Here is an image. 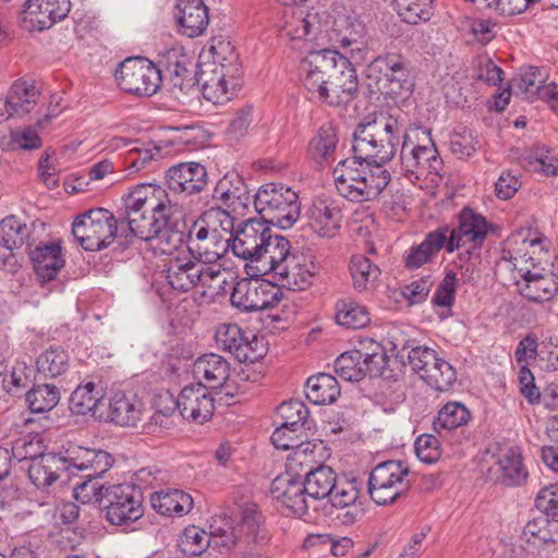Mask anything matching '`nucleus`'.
<instances>
[{"label":"nucleus","mask_w":558,"mask_h":558,"mask_svg":"<svg viewBox=\"0 0 558 558\" xmlns=\"http://www.w3.org/2000/svg\"><path fill=\"white\" fill-rule=\"evenodd\" d=\"M166 179L170 191L190 196L205 190L208 172L199 162H180L168 169Z\"/></svg>","instance_id":"393cba45"},{"label":"nucleus","mask_w":558,"mask_h":558,"mask_svg":"<svg viewBox=\"0 0 558 558\" xmlns=\"http://www.w3.org/2000/svg\"><path fill=\"white\" fill-rule=\"evenodd\" d=\"M101 420L122 427H134L143 415V402L135 395L114 392L106 402Z\"/></svg>","instance_id":"bb28decb"},{"label":"nucleus","mask_w":558,"mask_h":558,"mask_svg":"<svg viewBox=\"0 0 558 558\" xmlns=\"http://www.w3.org/2000/svg\"><path fill=\"white\" fill-rule=\"evenodd\" d=\"M546 518L534 519L529 521L523 531L522 537L533 545L548 544L554 542L551 531L548 529L549 523Z\"/></svg>","instance_id":"0e129e2a"},{"label":"nucleus","mask_w":558,"mask_h":558,"mask_svg":"<svg viewBox=\"0 0 558 558\" xmlns=\"http://www.w3.org/2000/svg\"><path fill=\"white\" fill-rule=\"evenodd\" d=\"M213 198L233 211L246 208L251 202L247 186L238 173H228L220 179L214 189Z\"/></svg>","instance_id":"72a5a7b5"},{"label":"nucleus","mask_w":558,"mask_h":558,"mask_svg":"<svg viewBox=\"0 0 558 558\" xmlns=\"http://www.w3.org/2000/svg\"><path fill=\"white\" fill-rule=\"evenodd\" d=\"M38 374L46 378H56L68 368V355L64 350L49 348L37 359Z\"/></svg>","instance_id":"5fc2aeb1"},{"label":"nucleus","mask_w":558,"mask_h":558,"mask_svg":"<svg viewBox=\"0 0 558 558\" xmlns=\"http://www.w3.org/2000/svg\"><path fill=\"white\" fill-rule=\"evenodd\" d=\"M174 16L181 34L189 38L201 36L209 24L208 9L203 0H178Z\"/></svg>","instance_id":"c756f323"},{"label":"nucleus","mask_w":558,"mask_h":558,"mask_svg":"<svg viewBox=\"0 0 558 558\" xmlns=\"http://www.w3.org/2000/svg\"><path fill=\"white\" fill-rule=\"evenodd\" d=\"M350 274L355 290L364 291L374 286L380 276V269L364 255H354L350 262Z\"/></svg>","instance_id":"8fccbe9b"},{"label":"nucleus","mask_w":558,"mask_h":558,"mask_svg":"<svg viewBox=\"0 0 558 558\" xmlns=\"http://www.w3.org/2000/svg\"><path fill=\"white\" fill-rule=\"evenodd\" d=\"M480 142L471 130L464 128L461 132H453L450 136V151L459 159H468L475 151Z\"/></svg>","instance_id":"e2e57ef3"},{"label":"nucleus","mask_w":558,"mask_h":558,"mask_svg":"<svg viewBox=\"0 0 558 558\" xmlns=\"http://www.w3.org/2000/svg\"><path fill=\"white\" fill-rule=\"evenodd\" d=\"M88 470H75V474H69L72 476H80L82 482L76 483L74 486V497L76 500L82 504H102L105 501V493L106 486L100 484L98 478H100L102 474H93Z\"/></svg>","instance_id":"a18cd8bd"},{"label":"nucleus","mask_w":558,"mask_h":558,"mask_svg":"<svg viewBox=\"0 0 558 558\" xmlns=\"http://www.w3.org/2000/svg\"><path fill=\"white\" fill-rule=\"evenodd\" d=\"M534 506L547 521L558 523V484L542 487L535 496Z\"/></svg>","instance_id":"bf43d9fd"},{"label":"nucleus","mask_w":558,"mask_h":558,"mask_svg":"<svg viewBox=\"0 0 558 558\" xmlns=\"http://www.w3.org/2000/svg\"><path fill=\"white\" fill-rule=\"evenodd\" d=\"M7 95L10 110L21 118L36 107L40 90L34 82L21 78L12 84Z\"/></svg>","instance_id":"a19ab883"},{"label":"nucleus","mask_w":558,"mask_h":558,"mask_svg":"<svg viewBox=\"0 0 558 558\" xmlns=\"http://www.w3.org/2000/svg\"><path fill=\"white\" fill-rule=\"evenodd\" d=\"M447 229H437L428 232L422 243L411 246L404 257V265L408 269H417L427 263L434 262L438 253L445 248L447 251L448 239Z\"/></svg>","instance_id":"7c9ffc66"},{"label":"nucleus","mask_w":558,"mask_h":558,"mask_svg":"<svg viewBox=\"0 0 558 558\" xmlns=\"http://www.w3.org/2000/svg\"><path fill=\"white\" fill-rule=\"evenodd\" d=\"M150 504L162 515L182 517L191 511L193 499L191 495L181 489H167L154 493L150 497Z\"/></svg>","instance_id":"58836bf2"},{"label":"nucleus","mask_w":558,"mask_h":558,"mask_svg":"<svg viewBox=\"0 0 558 558\" xmlns=\"http://www.w3.org/2000/svg\"><path fill=\"white\" fill-rule=\"evenodd\" d=\"M308 227L323 238H332L340 228L342 215L330 199L316 198L307 210Z\"/></svg>","instance_id":"c85d7f7f"},{"label":"nucleus","mask_w":558,"mask_h":558,"mask_svg":"<svg viewBox=\"0 0 558 558\" xmlns=\"http://www.w3.org/2000/svg\"><path fill=\"white\" fill-rule=\"evenodd\" d=\"M417 458L427 464L437 462L441 457L440 442L430 434L418 436L414 444Z\"/></svg>","instance_id":"69168bd1"},{"label":"nucleus","mask_w":558,"mask_h":558,"mask_svg":"<svg viewBox=\"0 0 558 558\" xmlns=\"http://www.w3.org/2000/svg\"><path fill=\"white\" fill-rule=\"evenodd\" d=\"M215 397L207 386H184L180 391V414L184 420L203 424L214 413Z\"/></svg>","instance_id":"a878e982"},{"label":"nucleus","mask_w":558,"mask_h":558,"mask_svg":"<svg viewBox=\"0 0 558 558\" xmlns=\"http://www.w3.org/2000/svg\"><path fill=\"white\" fill-rule=\"evenodd\" d=\"M317 271L318 265L315 263L314 256L293 254L287 262L279 264L274 269L272 277L289 290L304 291L312 286Z\"/></svg>","instance_id":"5701e85b"},{"label":"nucleus","mask_w":558,"mask_h":558,"mask_svg":"<svg viewBox=\"0 0 558 558\" xmlns=\"http://www.w3.org/2000/svg\"><path fill=\"white\" fill-rule=\"evenodd\" d=\"M70 9V0H26L20 20L29 32L44 31L65 19Z\"/></svg>","instance_id":"aec40b11"},{"label":"nucleus","mask_w":558,"mask_h":558,"mask_svg":"<svg viewBox=\"0 0 558 558\" xmlns=\"http://www.w3.org/2000/svg\"><path fill=\"white\" fill-rule=\"evenodd\" d=\"M269 229L265 221L250 218L236 228L229 248L243 260L256 262L260 258L262 247Z\"/></svg>","instance_id":"b1692460"},{"label":"nucleus","mask_w":558,"mask_h":558,"mask_svg":"<svg viewBox=\"0 0 558 558\" xmlns=\"http://www.w3.org/2000/svg\"><path fill=\"white\" fill-rule=\"evenodd\" d=\"M229 371V363L222 356L215 353L204 354L192 364L191 369L184 372L182 380H190L192 377L194 384H203V380L226 384Z\"/></svg>","instance_id":"473e14b6"},{"label":"nucleus","mask_w":558,"mask_h":558,"mask_svg":"<svg viewBox=\"0 0 558 558\" xmlns=\"http://www.w3.org/2000/svg\"><path fill=\"white\" fill-rule=\"evenodd\" d=\"M193 65V58L182 47H172L160 56L157 66L161 70V76L168 77L171 92L178 99L190 89H195Z\"/></svg>","instance_id":"f3484780"},{"label":"nucleus","mask_w":558,"mask_h":558,"mask_svg":"<svg viewBox=\"0 0 558 558\" xmlns=\"http://www.w3.org/2000/svg\"><path fill=\"white\" fill-rule=\"evenodd\" d=\"M301 458H305L304 452H294L289 459L287 472L279 474L270 486L271 496L299 517L306 514L311 507L303 478L293 474L294 465L302 464Z\"/></svg>","instance_id":"ddd939ff"},{"label":"nucleus","mask_w":558,"mask_h":558,"mask_svg":"<svg viewBox=\"0 0 558 558\" xmlns=\"http://www.w3.org/2000/svg\"><path fill=\"white\" fill-rule=\"evenodd\" d=\"M35 274L41 282L53 280L64 266L59 243H40L29 253Z\"/></svg>","instance_id":"2f4dec72"},{"label":"nucleus","mask_w":558,"mask_h":558,"mask_svg":"<svg viewBox=\"0 0 558 558\" xmlns=\"http://www.w3.org/2000/svg\"><path fill=\"white\" fill-rule=\"evenodd\" d=\"M208 537H210L208 558H217L214 553L227 554L236 544V535L231 526L228 529L219 527L208 534Z\"/></svg>","instance_id":"774afa93"},{"label":"nucleus","mask_w":558,"mask_h":558,"mask_svg":"<svg viewBox=\"0 0 558 558\" xmlns=\"http://www.w3.org/2000/svg\"><path fill=\"white\" fill-rule=\"evenodd\" d=\"M60 400L58 386H33L26 393V402L33 413H44L53 409Z\"/></svg>","instance_id":"603ef678"},{"label":"nucleus","mask_w":558,"mask_h":558,"mask_svg":"<svg viewBox=\"0 0 558 558\" xmlns=\"http://www.w3.org/2000/svg\"><path fill=\"white\" fill-rule=\"evenodd\" d=\"M72 233L77 243L89 252L107 248L120 238L118 214L106 208H93L78 215L72 223Z\"/></svg>","instance_id":"1a4fd4ad"},{"label":"nucleus","mask_w":558,"mask_h":558,"mask_svg":"<svg viewBox=\"0 0 558 558\" xmlns=\"http://www.w3.org/2000/svg\"><path fill=\"white\" fill-rule=\"evenodd\" d=\"M403 134L407 133L397 118L380 114L357 124L352 138V153L364 161L385 165L396 156Z\"/></svg>","instance_id":"39448f33"},{"label":"nucleus","mask_w":558,"mask_h":558,"mask_svg":"<svg viewBox=\"0 0 558 558\" xmlns=\"http://www.w3.org/2000/svg\"><path fill=\"white\" fill-rule=\"evenodd\" d=\"M364 349L347 351L336 359L333 372L338 378L330 373L319 372L307 377L305 384H338V380L359 383L366 376L369 379L380 377L384 380L398 381V377L388 367L389 357L379 342L367 340Z\"/></svg>","instance_id":"f03ea898"},{"label":"nucleus","mask_w":558,"mask_h":558,"mask_svg":"<svg viewBox=\"0 0 558 558\" xmlns=\"http://www.w3.org/2000/svg\"><path fill=\"white\" fill-rule=\"evenodd\" d=\"M409 364L414 373L426 384H454L457 373L445 360L438 357L435 350L416 347L409 352Z\"/></svg>","instance_id":"a211bd4d"},{"label":"nucleus","mask_w":558,"mask_h":558,"mask_svg":"<svg viewBox=\"0 0 558 558\" xmlns=\"http://www.w3.org/2000/svg\"><path fill=\"white\" fill-rule=\"evenodd\" d=\"M361 493L357 478L337 480L332 493L328 496L336 508H352L355 506Z\"/></svg>","instance_id":"6e6d98bb"},{"label":"nucleus","mask_w":558,"mask_h":558,"mask_svg":"<svg viewBox=\"0 0 558 558\" xmlns=\"http://www.w3.org/2000/svg\"><path fill=\"white\" fill-rule=\"evenodd\" d=\"M113 464L107 451L77 447L68 451L66 457L44 453L33 459L28 465V477L37 488L52 485L61 472L75 474V470H88L93 474L106 473Z\"/></svg>","instance_id":"7ed1b4c3"},{"label":"nucleus","mask_w":558,"mask_h":558,"mask_svg":"<svg viewBox=\"0 0 558 558\" xmlns=\"http://www.w3.org/2000/svg\"><path fill=\"white\" fill-rule=\"evenodd\" d=\"M337 475L335 471L326 464H319L315 469H310L303 476L307 495L311 501L326 498L332 493Z\"/></svg>","instance_id":"79ce46f5"},{"label":"nucleus","mask_w":558,"mask_h":558,"mask_svg":"<svg viewBox=\"0 0 558 558\" xmlns=\"http://www.w3.org/2000/svg\"><path fill=\"white\" fill-rule=\"evenodd\" d=\"M106 518L112 525H125L144 514L143 492L133 483L108 486L105 493Z\"/></svg>","instance_id":"9b49d317"},{"label":"nucleus","mask_w":558,"mask_h":558,"mask_svg":"<svg viewBox=\"0 0 558 558\" xmlns=\"http://www.w3.org/2000/svg\"><path fill=\"white\" fill-rule=\"evenodd\" d=\"M409 135L403 134V141L400 150V159L402 168L407 173H415L418 169L432 167V161H436L437 149L435 144L429 140V145H416L409 151L408 149Z\"/></svg>","instance_id":"37998d69"},{"label":"nucleus","mask_w":558,"mask_h":558,"mask_svg":"<svg viewBox=\"0 0 558 558\" xmlns=\"http://www.w3.org/2000/svg\"><path fill=\"white\" fill-rule=\"evenodd\" d=\"M114 76L122 90L142 97L153 96L161 84V70L143 57L122 61Z\"/></svg>","instance_id":"9d476101"},{"label":"nucleus","mask_w":558,"mask_h":558,"mask_svg":"<svg viewBox=\"0 0 558 558\" xmlns=\"http://www.w3.org/2000/svg\"><path fill=\"white\" fill-rule=\"evenodd\" d=\"M521 277L517 281L520 294L534 303H543L553 300L558 294V276L551 270L542 267L518 268Z\"/></svg>","instance_id":"4be33fe9"},{"label":"nucleus","mask_w":558,"mask_h":558,"mask_svg":"<svg viewBox=\"0 0 558 558\" xmlns=\"http://www.w3.org/2000/svg\"><path fill=\"white\" fill-rule=\"evenodd\" d=\"M312 433H302L294 430V427H290L280 423V425L272 432L270 440L277 449L290 450L298 449L304 441H307Z\"/></svg>","instance_id":"680f3d73"},{"label":"nucleus","mask_w":558,"mask_h":558,"mask_svg":"<svg viewBox=\"0 0 558 558\" xmlns=\"http://www.w3.org/2000/svg\"><path fill=\"white\" fill-rule=\"evenodd\" d=\"M298 194L290 187L268 183L259 187L253 197L258 219L266 226L289 229L300 216Z\"/></svg>","instance_id":"0eeeda50"},{"label":"nucleus","mask_w":558,"mask_h":558,"mask_svg":"<svg viewBox=\"0 0 558 558\" xmlns=\"http://www.w3.org/2000/svg\"><path fill=\"white\" fill-rule=\"evenodd\" d=\"M412 487V477L407 462L388 460L378 463L369 473L367 490L371 499L386 506L407 496Z\"/></svg>","instance_id":"6e6552de"},{"label":"nucleus","mask_w":558,"mask_h":558,"mask_svg":"<svg viewBox=\"0 0 558 558\" xmlns=\"http://www.w3.org/2000/svg\"><path fill=\"white\" fill-rule=\"evenodd\" d=\"M214 63L219 71L226 72L230 78L240 77L241 64L239 54L228 40H218L210 46Z\"/></svg>","instance_id":"3c124183"},{"label":"nucleus","mask_w":558,"mask_h":558,"mask_svg":"<svg viewBox=\"0 0 558 558\" xmlns=\"http://www.w3.org/2000/svg\"><path fill=\"white\" fill-rule=\"evenodd\" d=\"M214 76L209 80H204L205 72H202L198 83H202V93L205 99L214 105H223L229 101L235 94L236 87L240 86V77L230 78L225 75L226 72L218 71L217 68L213 70Z\"/></svg>","instance_id":"c9c22d12"},{"label":"nucleus","mask_w":558,"mask_h":558,"mask_svg":"<svg viewBox=\"0 0 558 558\" xmlns=\"http://www.w3.org/2000/svg\"><path fill=\"white\" fill-rule=\"evenodd\" d=\"M347 59L348 57L332 49L308 52L301 62V71L304 73L303 84L307 92L314 97L339 69L340 61Z\"/></svg>","instance_id":"dca6fc26"},{"label":"nucleus","mask_w":558,"mask_h":558,"mask_svg":"<svg viewBox=\"0 0 558 558\" xmlns=\"http://www.w3.org/2000/svg\"><path fill=\"white\" fill-rule=\"evenodd\" d=\"M118 222L123 244L132 243L133 238L155 241L162 253L171 254L183 243L184 233L172 220L168 194L156 184L136 185L124 196Z\"/></svg>","instance_id":"f257e3e1"},{"label":"nucleus","mask_w":558,"mask_h":558,"mask_svg":"<svg viewBox=\"0 0 558 558\" xmlns=\"http://www.w3.org/2000/svg\"><path fill=\"white\" fill-rule=\"evenodd\" d=\"M497 482L506 487H519L526 483L529 472L523 464L519 447L499 449L496 454Z\"/></svg>","instance_id":"cd10ccee"},{"label":"nucleus","mask_w":558,"mask_h":558,"mask_svg":"<svg viewBox=\"0 0 558 558\" xmlns=\"http://www.w3.org/2000/svg\"><path fill=\"white\" fill-rule=\"evenodd\" d=\"M166 271L169 286L178 292H187L199 283V262L170 260Z\"/></svg>","instance_id":"4c0bfd02"},{"label":"nucleus","mask_w":558,"mask_h":558,"mask_svg":"<svg viewBox=\"0 0 558 558\" xmlns=\"http://www.w3.org/2000/svg\"><path fill=\"white\" fill-rule=\"evenodd\" d=\"M281 292L278 284L266 280L243 278L232 289L230 302L241 312H258L278 304Z\"/></svg>","instance_id":"4468645a"},{"label":"nucleus","mask_w":558,"mask_h":558,"mask_svg":"<svg viewBox=\"0 0 558 558\" xmlns=\"http://www.w3.org/2000/svg\"><path fill=\"white\" fill-rule=\"evenodd\" d=\"M209 546L210 537L204 530L196 526L184 529L179 539L180 549L189 556L202 557L206 554V558H208Z\"/></svg>","instance_id":"864d4df0"},{"label":"nucleus","mask_w":558,"mask_h":558,"mask_svg":"<svg viewBox=\"0 0 558 558\" xmlns=\"http://www.w3.org/2000/svg\"><path fill=\"white\" fill-rule=\"evenodd\" d=\"M359 78L352 61H340L339 69L314 96L329 106H343L356 98Z\"/></svg>","instance_id":"6ab92c4d"},{"label":"nucleus","mask_w":558,"mask_h":558,"mask_svg":"<svg viewBox=\"0 0 558 558\" xmlns=\"http://www.w3.org/2000/svg\"><path fill=\"white\" fill-rule=\"evenodd\" d=\"M263 246L265 247H262L260 258L256 262L263 264L264 274L272 275L279 264H283L293 255L290 241L280 234H274L271 229H269Z\"/></svg>","instance_id":"ea45409f"},{"label":"nucleus","mask_w":558,"mask_h":558,"mask_svg":"<svg viewBox=\"0 0 558 558\" xmlns=\"http://www.w3.org/2000/svg\"><path fill=\"white\" fill-rule=\"evenodd\" d=\"M29 235L28 227L15 216H8L0 221V245L12 254L14 248L21 247Z\"/></svg>","instance_id":"09e8293b"},{"label":"nucleus","mask_w":558,"mask_h":558,"mask_svg":"<svg viewBox=\"0 0 558 558\" xmlns=\"http://www.w3.org/2000/svg\"><path fill=\"white\" fill-rule=\"evenodd\" d=\"M335 319L337 324L352 329L364 328L371 322L369 313L364 305L348 300L337 302Z\"/></svg>","instance_id":"de8ad7c7"},{"label":"nucleus","mask_w":558,"mask_h":558,"mask_svg":"<svg viewBox=\"0 0 558 558\" xmlns=\"http://www.w3.org/2000/svg\"><path fill=\"white\" fill-rule=\"evenodd\" d=\"M229 246L230 239L222 240L221 234H216L206 222L202 221V215L189 231L187 248L195 259L215 263L228 252Z\"/></svg>","instance_id":"412c9836"},{"label":"nucleus","mask_w":558,"mask_h":558,"mask_svg":"<svg viewBox=\"0 0 558 558\" xmlns=\"http://www.w3.org/2000/svg\"><path fill=\"white\" fill-rule=\"evenodd\" d=\"M517 254L519 256L514 257V259L530 264L531 268L539 267L543 262L548 264L549 252L546 247L545 240L539 236L523 239L521 247L517 248Z\"/></svg>","instance_id":"13d9d810"},{"label":"nucleus","mask_w":558,"mask_h":558,"mask_svg":"<svg viewBox=\"0 0 558 558\" xmlns=\"http://www.w3.org/2000/svg\"><path fill=\"white\" fill-rule=\"evenodd\" d=\"M398 14L408 24L428 21L433 15L430 0H393Z\"/></svg>","instance_id":"4d7b16f0"},{"label":"nucleus","mask_w":558,"mask_h":558,"mask_svg":"<svg viewBox=\"0 0 558 558\" xmlns=\"http://www.w3.org/2000/svg\"><path fill=\"white\" fill-rule=\"evenodd\" d=\"M490 227L483 215L468 206L464 207L458 215V227L440 226V229L448 230L446 232L448 239L447 253H453L461 248L481 251Z\"/></svg>","instance_id":"f8f14e48"},{"label":"nucleus","mask_w":558,"mask_h":558,"mask_svg":"<svg viewBox=\"0 0 558 558\" xmlns=\"http://www.w3.org/2000/svg\"><path fill=\"white\" fill-rule=\"evenodd\" d=\"M337 144L336 128L331 123L323 124L310 141L308 154L316 163L322 165L335 153Z\"/></svg>","instance_id":"49530a36"},{"label":"nucleus","mask_w":558,"mask_h":558,"mask_svg":"<svg viewBox=\"0 0 558 558\" xmlns=\"http://www.w3.org/2000/svg\"><path fill=\"white\" fill-rule=\"evenodd\" d=\"M277 413L281 418V423L290 427H294L295 432L312 433L314 421L310 417L307 407L300 400H289L282 402L277 408Z\"/></svg>","instance_id":"c03bdc74"},{"label":"nucleus","mask_w":558,"mask_h":558,"mask_svg":"<svg viewBox=\"0 0 558 558\" xmlns=\"http://www.w3.org/2000/svg\"><path fill=\"white\" fill-rule=\"evenodd\" d=\"M202 221L206 222L208 228H211L216 234H219V229L232 239L234 234V218L227 209L220 206H214L202 214Z\"/></svg>","instance_id":"052dcab7"},{"label":"nucleus","mask_w":558,"mask_h":558,"mask_svg":"<svg viewBox=\"0 0 558 558\" xmlns=\"http://www.w3.org/2000/svg\"><path fill=\"white\" fill-rule=\"evenodd\" d=\"M217 347L241 363H254L265 355L263 339L236 324H221L215 333Z\"/></svg>","instance_id":"2eb2a0df"},{"label":"nucleus","mask_w":558,"mask_h":558,"mask_svg":"<svg viewBox=\"0 0 558 558\" xmlns=\"http://www.w3.org/2000/svg\"><path fill=\"white\" fill-rule=\"evenodd\" d=\"M460 280L465 284L476 283L480 275L477 264L480 263V250H464L459 254Z\"/></svg>","instance_id":"338daca9"},{"label":"nucleus","mask_w":558,"mask_h":558,"mask_svg":"<svg viewBox=\"0 0 558 558\" xmlns=\"http://www.w3.org/2000/svg\"><path fill=\"white\" fill-rule=\"evenodd\" d=\"M332 177L338 193L354 203L376 199L391 181L384 165L364 161L354 155L339 161Z\"/></svg>","instance_id":"20e7f679"},{"label":"nucleus","mask_w":558,"mask_h":558,"mask_svg":"<svg viewBox=\"0 0 558 558\" xmlns=\"http://www.w3.org/2000/svg\"><path fill=\"white\" fill-rule=\"evenodd\" d=\"M105 392L101 386H76L70 397V410L76 415H105Z\"/></svg>","instance_id":"f704fd0d"},{"label":"nucleus","mask_w":558,"mask_h":558,"mask_svg":"<svg viewBox=\"0 0 558 558\" xmlns=\"http://www.w3.org/2000/svg\"><path fill=\"white\" fill-rule=\"evenodd\" d=\"M366 76L374 81L379 94L392 99L410 94L414 87L411 63L397 52L373 59L366 68Z\"/></svg>","instance_id":"423d86ee"},{"label":"nucleus","mask_w":558,"mask_h":558,"mask_svg":"<svg viewBox=\"0 0 558 558\" xmlns=\"http://www.w3.org/2000/svg\"><path fill=\"white\" fill-rule=\"evenodd\" d=\"M471 420L469 409L457 401L447 402L437 413L433 429L441 438H448L452 432L465 426Z\"/></svg>","instance_id":"e433bc0d"}]
</instances>
